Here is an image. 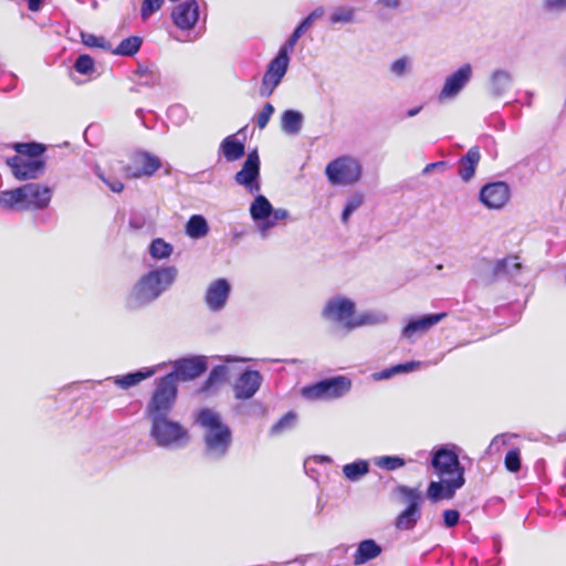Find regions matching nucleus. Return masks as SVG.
Returning <instances> with one entry per match:
<instances>
[{
	"label": "nucleus",
	"instance_id": "obj_58",
	"mask_svg": "<svg viewBox=\"0 0 566 566\" xmlns=\"http://www.w3.org/2000/svg\"><path fill=\"white\" fill-rule=\"evenodd\" d=\"M420 365H421L420 361H408V363H405V364L395 365L394 367H395L396 375H397V374H403V373L413 371L417 368H419Z\"/></svg>",
	"mask_w": 566,
	"mask_h": 566
},
{
	"label": "nucleus",
	"instance_id": "obj_59",
	"mask_svg": "<svg viewBox=\"0 0 566 566\" xmlns=\"http://www.w3.org/2000/svg\"><path fill=\"white\" fill-rule=\"evenodd\" d=\"M394 375H396V370H395V367L392 366L385 370L373 374L371 377L374 380L378 381V380L388 379V378L392 377Z\"/></svg>",
	"mask_w": 566,
	"mask_h": 566
},
{
	"label": "nucleus",
	"instance_id": "obj_43",
	"mask_svg": "<svg viewBox=\"0 0 566 566\" xmlns=\"http://www.w3.org/2000/svg\"><path fill=\"white\" fill-rule=\"evenodd\" d=\"M74 70L83 75H91L95 71L94 60L87 54H81L74 62Z\"/></svg>",
	"mask_w": 566,
	"mask_h": 566
},
{
	"label": "nucleus",
	"instance_id": "obj_29",
	"mask_svg": "<svg viewBox=\"0 0 566 566\" xmlns=\"http://www.w3.org/2000/svg\"><path fill=\"white\" fill-rule=\"evenodd\" d=\"M0 207L8 211H24L20 187L0 191Z\"/></svg>",
	"mask_w": 566,
	"mask_h": 566
},
{
	"label": "nucleus",
	"instance_id": "obj_6",
	"mask_svg": "<svg viewBox=\"0 0 566 566\" xmlns=\"http://www.w3.org/2000/svg\"><path fill=\"white\" fill-rule=\"evenodd\" d=\"M325 175L334 186H353L360 180L363 166L353 156H340L327 164Z\"/></svg>",
	"mask_w": 566,
	"mask_h": 566
},
{
	"label": "nucleus",
	"instance_id": "obj_24",
	"mask_svg": "<svg viewBox=\"0 0 566 566\" xmlns=\"http://www.w3.org/2000/svg\"><path fill=\"white\" fill-rule=\"evenodd\" d=\"M493 275L501 276L507 275L510 277L517 276L522 271V263L517 255H510L507 258L497 260L492 266Z\"/></svg>",
	"mask_w": 566,
	"mask_h": 566
},
{
	"label": "nucleus",
	"instance_id": "obj_1",
	"mask_svg": "<svg viewBox=\"0 0 566 566\" xmlns=\"http://www.w3.org/2000/svg\"><path fill=\"white\" fill-rule=\"evenodd\" d=\"M460 448L453 443L442 444L431 451V467L438 481L427 488V497L436 503L450 500L465 483L464 468L459 460Z\"/></svg>",
	"mask_w": 566,
	"mask_h": 566
},
{
	"label": "nucleus",
	"instance_id": "obj_15",
	"mask_svg": "<svg viewBox=\"0 0 566 566\" xmlns=\"http://www.w3.org/2000/svg\"><path fill=\"white\" fill-rule=\"evenodd\" d=\"M472 66L467 63L448 75L439 93V99L447 101L455 98L472 78Z\"/></svg>",
	"mask_w": 566,
	"mask_h": 566
},
{
	"label": "nucleus",
	"instance_id": "obj_32",
	"mask_svg": "<svg viewBox=\"0 0 566 566\" xmlns=\"http://www.w3.org/2000/svg\"><path fill=\"white\" fill-rule=\"evenodd\" d=\"M436 322L437 321H409L402 328V337L408 340H415L426 334Z\"/></svg>",
	"mask_w": 566,
	"mask_h": 566
},
{
	"label": "nucleus",
	"instance_id": "obj_51",
	"mask_svg": "<svg viewBox=\"0 0 566 566\" xmlns=\"http://www.w3.org/2000/svg\"><path fill=\"white\" fill-rule=\"evenodd\" d=\"M164 3V0H144L142 3L140 15L145 21L147 20L154 12L158 11Z\"/></svg>",
	"mask_w": 566,
	"mask_h": 566
},
{
	"label": "nucleus",
	"instance_id": "obj_37",
	"mask_svg": "<svg viewBox=\"0 0 566 566\" xmlns=\"http://www.w3.org/2000/svg\"><path fill=\"white\" fill-rule=\"evenodd\" d=\"M376 467L386 470L395 471L406 465L405 459L398 455H380L374 459Z\"/></svg>",
	"mask_w": 566,
	"mask_h": 566
},
{
	"label": "nucleus",
	"instance_id": "obj_11",
	"mask_svg": "<svg viewBox=\"0 0 566 566\" xmlns=\"http://www.w3.org/2000/svg\"><path fill=\"white\" fill-rule=\"evenodd\" d=\"M161 166L157 156L147 151H137L132 155L130 164L123 167L126 177L140 178L153 176Z\"/></svg>",
	"mask_w": 566,
	"mask_h": 566
},
{
	"label": "nucleus",
	"instance_id": "obj_12",
	"mask_svg": "<svg viewBox=\"0 0 566 566\" xmlns=\"http://www.w3.org/2000/svg\"><path fill=\"white\" fill-rule=\"evenodd\" d=\"M23 208L27 210L45 209L52 199V189L48 186L30 182L20 187Z\"/></svg>",
	"mask_w": 566,
	"mask_h": 566
},
{
	"label": "nucleus",
	"instance_id": "obj_55",
	"mask_svg": "<svg viewBox=\"0 0 566 566\" xmlns=\"http://www.w3.org/2000/svg\"><path fill=\"white\" fill-rule=\"evenodd\" d=\"M510 439L511 438L505 434L496 436L495 438H493L489 446V452L499 453L501 451V448L510 442Z\"/></svg>",
	"mask_w": 566,
	"mask_h": 566
},
{
	"label": "nucleus",
	"instance_id": "obj_33",
	"mask_svg": "<svg viewBox=\"0 0 566 566\" xmlns=\"http://www.w3.org/2000/svg\"><path fill=\"white\" fill-rule=\"evenodd\" d=\"M209 227L207 220L200 214H193L186 224V233L192 239H200L208 234Z\"/></svg>",
	"mask_w": 566,
	"mask_h": 566
},
{
	"label": "nucleus",
	"instance_id": "obj_54",
	"mask_svg": "<svg viewBox=\"0 0 566 566\" xmlns=\"http://www.w3.org/2000/svg\"><path fill=\"white\" fill-rule=\"evenodd\" d=\"M95 172H96V176L102 181H104L113 192L118 193V192L123 191L124 184L120 180L115 179V178H106L105 175L103 174V171L101 170V168H98V167L96 168Z\"/></svg>",
	"mask_w": 566,
	"mask_h": 566
},
{
	"label": "nucleus",
	"instance_id": "obj_40",
	"mask_svg": "<svg viewBox=\"0 0 566 566\" xmlns=\"http://www.w3.org/2000/svg\"><path fill=\"white\" fill-rule=\"evenodd\" d=\"M332 24L352 23L355 21V9L349 7H337L329 17Z\"/></svg>",
	"mask_w": 566,
	"mask_h": 566
},
{
	"label": "nucleus",
	"instance_id": "obj_34",
	"mask_svg": "<svg viewBox=\"0 0 566 566\" xmlns=\"http://www.w3.org/2000/svg\"><path fill=\"white\" fill-rule=\"evenodd\" d=\"M148 251L153 259L164 260L168 259L172 254L174 248L164 239L157 238L151 241Z\"/></svg>",
	"mask_w": 566,
	"mask_h": 566
},
{
	"label": "nucleus",
	"instance_id": "obj_41",
	"mask_svg": "<svg viewBox=\"0 0 566 566\" xmlns=\"http://www.w3.org/2000/svg\"><path fill=\"white\" fill-rule=\"evenodd\" d=\"M364 197L361 193H354L346 199L344 210L342 212V222L347 223L350 216L363 205Z\"/></svg>",
	"mask_w": 566,
	"mask_h": 566
},
{
	"label": "nucleus",
	"instance_id": "obj_36",
	"mask_svg": "<svg viewBox=\"0 0 566 566\" xmlns=\"http://www.w3.org/2000/svg\"><path fill=\"white\" fill-rule=\"evenodd\" d=\"M142 45V39L138 36H129L124 39L118 46L113 50L116 55L132 56L138 52Z\"/></svg>",
	"mask_w": 566,
	"mask_h": 566
},
{
	"label": "nucleus",
	"instance_id": "obj_13",
	"mask_svg": "<svg viewBox=\"0 0 566 566\" xmlns=\"http://www.w3.org/2000/svg\"><path fill=\"white\" fill-rule=\"evenodd\" d=\"M511 189L504 181H494L484 185L479 192L481 203L488 209H502L510 200Z\"/></svg>",
	"mask_w": 566,
	"mask_h": 566
},
{
	"label": "nucleus",
	"instance_id": "obj_23",
	"mask_svg": "<svg viewBox=\"0 0 566 566\" xmlns=\"http://www.w3.org/2000/svg\"><path fill=\"white\" fill-rule=\"evenodd\" d=\"M513 84V76L510 71L497 69L490 75V92L492 96L500 97L504 95Z\"/></svg>",
	"mask_w": 566,
	"mask_h": 566
},
{
	"label": "nucleus",
	"instance_id": "obj_44",
	"mask_svg": "<svg viewBox=\"0 0 566 566\" xmlns=\"http://www.w3.org/2000/svg\"><path fill=\"white\" fill-rule=\"evenodd\" d=\"M296 422V413L290 411L284 415L276 423L273 424L271 432L273 434H280L294 427Z\"/></svg>",
	"mask_w": 566,
	"mask_h": 566
},
{
	"label": "nucleus",
	"instance_id": "obj_21",
	"mask_svg": "<svg viewBox=\"0 0 566 566\" xmlns=\"http://www.w3.org/2000/svg\"><path fill=\"white\" fill-rule=\"evenodd\" d=\"M480 159V149L474 146L459 160L458 174L464 182L470 181L474 177Z\"/></svg>",
	"mask_w": 566,
	"mask_h": 566
},
{
	"label": "nucleus",
	"instance_id": "obj_46",
	"mask_svg": "<svg viewBox=\"0 0 566 566\" xmlns=\"http://www.w3.org/2000/svg\"><path fill=\"white\" fill-rule=\"evenodd\" d=\"M81 39H82V42L86 46H90V48H101V49H104V50H109L111 49L109 43L103 36H96V35L91 34V33L82 32L81 33Z\"/></svg>",
	"mask_w": 566,
	"mask_h": 566
},
{
	"label": "nucleus",
	"instance_id": "obj_45",
	"mask_svg": "<svg viewBox=\"0 0 566 566\" xmlns=\"http://www.w3.org/2000/svg\"><path fill=\"white\" fill-rule=\"evenodd\" d=\"M411 59L408 56H402L395 60L390 65V72L397 76L402 77L407 75L411 70Z\"/></svg>",
	"mask_w": 566,
	"mask_h": 566
},
{
	"label": "nucleus",
	"instance_id": "obj_8",
	"mask_svg": "<svg viewBox=\"0 0 566 566\" xmlns=\"http://www.w3.org/2000/svg\"><path fill=\"white\" fill-rule=\"evenodd\" d=\"M17 180L38 179L45 171V161L41 158L12 156L6 160Z\"/></svg>",
	"mask_w": 566,
	"mask_h": 566
},
{
	"label": "nucleus",
	"instance_id": "obj_4",
	"mask_svg": "<svg viewBox=\"0 0 566 566\" xmlns=\"http://www.w3.org/2000/svg\"><path fill=\"white\" fill-rule=\"evenodd\" d=\"M149 420V438L161 449L178 450L186 448L190 441L188 429L168 416L147 418Z\"/></svg>",
	"mask_w": 566,
	"mask_h": 566
},
{
	"label": "nucleus",
	"instance_id": "obj_25",
	"mask_svg": "<svg viewBox=\"0 0 566 566\" xmlns=\"http://www.w3.org/2000/svg\"><path fill=\"white\" fill-rule=\"evenodd\" d=\"M244 149V144L234 135H230L221 142L219 153L223 155L227 161L232 163L243 157Z\"/></svg>",
	"mask_w": 566,
	"mask_h": 566
},
{
	"label": "nucleus",
	"instance_id": "obj_50",
	"mask_svg": "<svg viewBox=\"0 0 566 566\" xmlns=\"http://www.w3.org/2000/svg\"><path fill=\"white\" fill-rule=\"evenodd\" d=\"M303 33L304 32L301 29L296 28L291 34V36L286 40V42L280 48L277 55L283 54V56H289V54L293 51L296 42L298 41Z\"/></svg>",
	"mask_w": 566,
	"mask_h": 566
},
{
	"label": "nucleus",
	"instance_id": "obj_14",
	"mask_svg": "<svg viewBox=\"0 0 566 566\" xmlns=\"http://www.w3.org/2000/svg\"><path fill=\"white\" fill-rule=\"evenodd\" d=\"M260 176V159L256 150L249 153L241 170H239L234 180L238 185L245 187L250 193H256L261 187L258 181Z\"/></svg>",
	"mask_w": 566,
	"mask_h": 566
},
{
	"label": "nucleus",
	"instance_id": "obj_64",
	"mask_svg": "<svg viewBox=\"0 0 566 566\" xmlns=\"http://www.w3.org/2000/svg\"><path fill=\"white\" fill-rule=\"evenodd\" d=\"M313 20L307 15L298 25L297 28L301 29L303 32H305L312 24Z\"/></svg>",
	"mask_w": 566,
	"mask_h": 566
},
{
	"label": "nucleus",
	"instance_id": "obj_53",
	"mask_svg": "<svg viewBox=\"0 0 566 566\" xmlns=\"http://www.w3.org/2000/svg\"><path fill=\"white\" fill-rule=\"evenodd\" d=\"M168 117L177 125H181L187 118L186 108L181 105H172L168 108Z\"/></svg>",
	"mask_w": 566,
	"mask_h": 566
},
{
	"label": "nucleus",
	"instance_id": "obj_2",
	"mask_svg": "<svg viewBox=\"0 0 566 566\" xmlns=\"http://www.w3.org/2000/svg\"><path fill=\"white\" fill-rule=\"evenodd\" d=\"M196 422L202 431L206 454L212 459L226 457L232 443V431L221 416L203 408L198 411Z\"/></svg>",
	"mask_w": 566,
	"mask_h": 566
},
{
	"label": "nucleus",
	"instance_id": "obj_19",
	"mask_svg": "<svg viewBox=\"0 0 566 566\" xmlns=\"http://www.w3.org/2000/svg\"><path fill=\"white\" fill-rule=\"evenodd\" d=\"M230 284L226 279H218L213 281L207 289L206 302L212 310H220L224 306L229 294Z\"/></svg>",
	"mask_w": 566,
	"mask_h": 566
},
{
	"label": "nucleus",
	"instance_id": "obj_39",
	"mask_svg": "<svg viewBox=\"0 0 566 566\" xmlns=\"http://www.w3.org/2000/svg\"><path fill=\"white\" fill-rule=\"evenodd\" d=\"M229 371H230V368L228 365H220V366L214 367L211 370V373L205 384L203 389L209 390L213 386L227 381Z\"/></svg>",
	"mask_w": 566,
	"mask_h": 566
},
{
	"label": "nucleus",
	"instance_id": "obj_16",
	"mask_svg": "<svg viewBox=\"0 0 566 566\" xmlns=\"http://www.w3.org/2000/svg\"><path fill=\"white\" fill-rule=\"evenodd\" d=\"M199 19V6L196 0H187L177 4L171 11L174 24L182 30L189 31L195 28Z\"/></svg>",
	"mask_w": 566,
	"mask_h": 566
},
{
	"label": "nucleus",
	"instance_id": "obj_56",
	"mask_svg": "<svg viewBox=\"0 0 566 566\" xmlns=\"http://www.w3.org/2000/svg\"><path fill=\"white\" fill-rule=\"evenodd\" d=\"M543 7L547 11L562 12L566 10V0H543Z\"/></svg>",
	"mask_w": 566,
	"mask_h": 566
},
{
	"label": "nucleus",
	"instance_id": "obj_35",
	"mask_svg": "<svg viewBox=\"0 0 566 566\" xmlns=\"http://www.w3.org/2000/svg\"><path fill=\"white\" fill-rule=\"evenodd\" d=\"M290 213L284 208L274 209L272 207V214H270L269 220L261 224V238L266 239L269 237L270 230L277 224L279 221L286 220Z\"/></svg>",
	"mask_w": 566,
	"mask_h": 566
},
{
	"label": "nucleus",
	"instance_id": "obj_28",
	"mask_svg": "<svg viewBox=\"0 0 566 566\" xmlns=\"http://www.w3.org/2000/svg\"><path fill=\"white\" fill-rule=\"evenodd\" d=\"M344 478L349 482H358L365 478L369 471V461L365 459H358L350 463L343 465Z\"/></svg>",
	"mask_w": 566,
	"mask_h": 566
},
{
	"label": "nucleus",
	"instance_id": "obj_38",
	"mask_svg": "<svg viewBox=\"0 0 566 566\" xmlns=\"http://www.w3.org/2000/svg\"><path fill=\"white\" fill-rule=\"evenodd\" d=\"M366 321H334L331 326V333L335 337H343L352 331L359 328Z\"/></svg>",
	"mask_w": 566,
	"mask_h": 566
},
{
	"label": "nucleus",
	"instance_id": "obj_26",
	"mask_svg": "<svg viewBox=\"0 0 566 566\" xmlns=\"http://www.w3.org/2000/svg\"><path fill=\"white\" fill-rule=\"evenodd\" d=\"M304 117L298 111L287 109L281 116V129L286 135H297L303 127Z\"/></svg>",
	"mask_w": 566,
	"mask_h": 566
},
{
	"label": "nucleus",
	"instance_id": "obj_3",
	"mask_svg": "<svg viewBox=\"0 0 566 566\" xmlns=\"http://www.w3.org/2000/svg\"><path fill=\"white\" fill-rule=\"evenodd\" d=\"M176 266H161L144 274L134 285L129 302L135 306L148 304L158 298L176 281Z\"/></svg>",
	"mask_w": 566,
	"mask_h": 566
},
{
	"label": "nucleus",
	"instance_id": "obj_7",
	"mask_svg": "<svg viewBox=\"0 0 566 566\" xmlns=\"http://www.w3.org/2000/svg\"><path fill=\"white\" fill-rule=\"evenodd\" d=\"M352 389V380L346 376H336L302 388V395L310 400H334L342 398Z\"/></svg>",
	"mask_w": 566,
	"mask_h": 566
},
{
	"label": "nucleus",
	"instance_id": "obj_18",
	"mask_svg": "<svg viewBox=\"0 0 566 566\" xmlns=\"http://www.w3.org/2000/svg\"><path fill=\"white\" fill-rule=\"evenodd\" d=\"M262 384V376L256 370L243 371L233 384L237 399L245 400L255 395Z\"/></svg>",
	"mask_w": 566,
	"mask_h": 566
},
{
	"label": "nucleus",
	"instance_id": "obj_30",
	"mask_svg": "<svg viewBox=\"0 0 566 566\" xmlns=\"http://www.w3.org/2000/svg\"><path fill=\"white\" fill-rule=\"evenodd\" d=\"M135 82L137 86L151 87L160 82V74L154 65H138L135 71Z\"/></svg>",
	"mask_w": 566,
	"mask_h": 566
},
{
	"label": "nucleus",
	"instance_id": "obj_10",
	"mask_svg": "<svg viewBox=\"0 0 566 566\" xmlns=\"http://www.w3.org/2000/svg\"><path fill=\"white\" fill-rule=\"evenodd\" d=\"M170 365L172 366V371L166 376H172L174 384H177L179 380L190 381L199 377L207 369V360L202 356L177 359L171 361Z\"/></svg>",
	"mask_w": 566,
	"mask_h": 566
},
{
	"label": "nucleus",
	"instance_id": "obj_17",
	"mask_svg": "<svg viewBox=\"0 0 566 566\" xmlns=\"http://www.w3.org/2000/svg\"><path fill=\"white\" fill-rule=\"evenodd\" d=\"M355 313V302L343 295H335L328 298L322 311V315L325 318H353Z\"/></svg>",
	"mask_w": 566,
	"mask_h": 566
},
{
	"label": "nucleus",
	"instance_id": "obj_52",
	"mask_svg": "<svg viewBox=\"0 0 566 566\" xmlns=\"http://www.w3.org/2000/svg\"><path fill=\"white\" fill-rule=\"evenodd\" d=\"M332 462H333V460L328 455H323V454L311 455L305 459L304 469H305L306 473L310 474L311 472L314 471V469L312 467L313 464H329Z\"/></svg>",
	"mask_w": 566,
	"mask_h": 566
},
{
	"label": "nucleus",
	"instance_id": "obj_31",
	"mask_svg": "<svg viewBox=\"0 0 566 566\" xmlns=\"http://www.w3.org/2000/svg\"><path fill=\"white\" fill-rule=\"evenodd\" d=\"M420 507L408 505L396 518L395 526L401 531H409L415 527L420 518Z\"/></svg>",
	"mask_w": 566,
	"mask_h": 566
},
{
	"label": "nucleus",
	"instance_id": "obj_57",
	"mask_svg": "<svg viewBox=\"0 0 566 566\" xmlns=\"http://www.w3.org/2000/svg\"><path fill=\"white\" fill-rule=\"evenodd\" d=\"M460 514L457 510H446L443 512V523L447 527H453L459 523Z\"/></svg>",
	"mask_w": 566,
	"mask_h": 566
},
{
	"label": "nucleus",
	"instance_id": "obj_61",
	"mask_svg": "<svg viewBox=\"0 0 566 566\" xmlns=\"http://www.w3.org/2000/svg\"><path fill=\"white\" fill-rule=\"evenodd\" d=\"M446 166V163L444 161H437V163H432V164H428L424 169H423V174L427 175L429 172H431L432 170H436L437 168H443Z\"/></svg>",
	"mask_w": 566,
	"mask_h": 566
},
{
	"label": "nucleus",
	"instance_id": "obj_60",
	"mask_svg": "<svg viewBox=\"0 0 566 566\" xmlns=\"http://www.w3.org/2000/svg\"><path fill=\"white\" fill-rule=\"evenodd\" d=\"M377 4L391 10H398L401 6V0H377Z\"/></svg>",
	"mask_w": 566,
	"mask_h": 566
},
{
	"label": "nucleus",
	"instance_id": "obj_63",
	"mask_svg": "<svg viewBox=\"0 0 566 566\" xmlns=\"http://www.w3.org/2000/svg\"><path fill=\"white\" fill-rule=\"evenodd\" d=\"M324 13H325L324 8L318 7L314 11H312L308 15L315 22L316 20H319L324 15Z\"/></svg>",
	"mask_w": 566,
	"mask_h": 566
},
{
	"label": "nucleus",
	"instance_id": "obj_27",
	"mask_svg": "<svg viewBox=\"0 0 566 566\" xmlns=\"http://www.w3.org/2000/svg\"><path fill=\"white\" fill-rule=\"evenodd\" d=\"M381 553L380 546L373 539L363 541L354 555V564L363 565L374 558H376Z\"/></svg>",
	"mask_w": 566,
	"mask_h": 566
},
{
	"label": "nucleus",
	"instance_id": "obj_49",
	"mask_svg": "<svg viewBox=\"0 0 566 566\" xmlns=\"http://www.w3.org/2000/svg\"><path fill=\"white\" fill-rule=\"evenodd\" d=\"M504 464L507 471L517 472L521 468L520 451L511 449L505 455Z\"/></svg>",
	"mask_w": 566,
	"mask_h": 566
},
{
	"label": "nucleus",
	"instance_id": "obj_48",
	"mask_svg": "<svg viewBox=\"0 0 566 566\" xmlns=\"http://www.w3.org/2000/svg\"><path fill=\"white\" fill-rule=\"evenodd\" d=\"M274 113V106L271 103H266L263 108L256 114L255 122L260 129H264L270 122Z\"/></svg>",
	"mask_w": 566,
	"mask_h": 566
},
{
	"label": "nucleus",
	"instance_id": "obj_5",
	"mask_svg": "<svg viewBox=\"0 0 566 566\" xmlns=\"http://www.w3.org/2000/svg\"><path fill=\"white\" fill-rule=\"evenodd\" d=\"M172 376L157 378L156 387L147 403V418L168 416L177 399L178 385L172 382Z\"/></svg>",
	"mask_w": 566,
	"mask_h": 566
},
{
	"label": "nucleus",
	"instance_id": "obj_42",
	"mask_svg": "<svg viewBox=\"0 0 566 566\" xmlns=\"http://www.w3.org/2000/svg\"><path fill=\"white\" fill-rule=\"evenodd\" d=\"M14 149L18 151L17 156L40 158L45 150V147L36 143L15 144Z\"/></svg>",
	"mask_w": 566,
	"mask_h": 566
},
{
	"label": "nucleus",
	"instance_id": "obj_20",
	"mask_svg": "<svg viewBox=\"0 0 566 566\" xmlns=\"http://www.w3.org/2000/svg\"><path fill=\"white\" fill-rule=\"evenodd\" d=\"M167 364L161 363L157 366L153 367H146L140 370H137L135 373H129L123 376H117L114 378V384L118 386L122 389H129L138 384H140L143 380L148 379L153 377L156 373L161 370Z\"/></svg>",
	"mask_w": 566,
	"mask_h": 566
},
{
	"label": "nucleus",
	"instance_id": "obj_47",
	"mask_svg": "<svg viewBox=\"0 0 566 566\" xmlns=\"http://www.w3.org/2000/svg\"><path fill=\"white\" fill-rule=\"evenodd\" d=\"M399 494L408 502V505L420 507L421 494L419 490L409 486H399Z\"/></svg>",
	"mask_w": 566,
	"mask_h": 566
},
{
	"label": "nucleus",
	"instance_id": "obj_22",
	"mask_svg": "<svg viewBox=\"0 0 566 566\" xmlns=\"http://www.w3.org/2000/svg\"><path fill=\"white\" fill-rule=\"evenodd\" d=\"M272 214V205L263 195H258L250 206V216L255 223V227L261 234V224L269 220Z\"/></svg>",
	"mask_w": 566,
	"mask_h": 566
},
{
	"label": "nucleus",
	"instance_id": "obj_62",
	"mask_svg": "<svg viewBox=\"0 0 566 566\" xmlns=\"http://www.w3.org/2000/svg\"><path fill=\"white\" fill-rule=\"evenodd\" d=\"M28 2V8L30 11L36 12L41 9L44 0H25Z\"/></svg>",
	"mask_w": 566,
	"mask_h": 566
},
{
	"label": "nucleus",
	"instance_id": "obj_9",
	"mask_svg": "<svg viewBox=\"0 0 566 566\" xmlns=\"http://www.w3.org/2000/svg\"><path fill=\"white\" fill-rule=\"evenodd\" d=\"M290 64V56L277 55L271 60L263 75L260 95L270 97L285 76Z\"/></svg>",
	"mask_w": 566,
	"mask_h": 566
}]
</instances>
